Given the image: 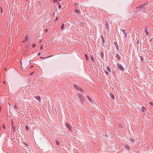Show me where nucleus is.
<instances>
[{
    "label": "nucleus",
    "mask_w": 153,
    "mask_h": 153,
    "mask_svg": "<svg viewBox=\"0 0 153 153\" xmlns=\"http://www.w3.org/2000/svg\"><path fill=\"white\" fill-rule=\"evenodd\" d=\"M149 104L150 105H152L153 106V103L151 102H149Z\"/></svg>",
    "instance_id": "nucleus-24"
},
{
    "label": "nucleus",
    "mask_w": 153,
    "mask_h": 153,
    "mask_svg": "<svg viewBox=\"0 0 153 153\" xmlns=\"http://www.w3.org/2000/svg\"><path fill=\"white\" fill-rule=\"evenodd\" d=\"M40 54V53H38V54L39 55Z\"/></svg>",
    "instance_id": "nucleus-36"
},
{
    "label": "nucleus",
    "mask_w": 153,
    "mask_h": 153,
    "mask_svg": "<svg viewBox=\"0 0 153 153\" xmlns=\"http://www.w3.org/2000/svg\"><path fill=\"white\" fill-rule=\"evenodd\" d=\"M74 13L76 15H77L78 14L80 13L79 11L77 9H75L74 10Z\"/></svg>",
    "instance_id": "nucleus-6"
},
{
    "label": "nucleus",
    "mask_w": 153,
    "mask_h": 153,
    "mask_svg": "<svg viewBox=\"0 0 153 153\" xmlns=\"http://www.w3.org/2000/svg\"><path fill=\"white\" fill-rule=\"evenodd\" d=\"M105 73H106V74H108V72L106 71H105Z\"/></svg>",
    "instance_id": "nucleus-34"
},
{
    "label": "nucleus",
    "mask_w": 153,
    "mask_h": 153,
    "mask_svg": "<svg viewBox=\"0 0 153 153\" xmlns=\"http://www.w3.org/2000/svg\"><path fill=\"white\" fill-rule=\"evenodd\" d=\"M140 109L142 112H144L145 108V107L143 106H141L140 107H138Z\"/></svg>",
    "instance_id": "nucleus-7"
},
{
    "label": "nucleus",
    "mask_w": 153,
    "mask_h": 153,
    "mask_svg": "<svg viewBox=\"0 0 153 153\" xmlns=\"http://www.w3.org/2000/svg\"><path fill=\"white\" fill-rule=\"evenodd\" d=\"M117 67L121 71H123L124 70V68L123 67L122 65L120 63H118L117 64Z\"/></svg>",
    "instance_id": "nucleus-1"
},
{
    "label": "nucleus",
    "mask_w": 153,
    "mask_h": 153,
    "mask_svg": "<svg viewBox=\"0 0 153 153\" xmlns=\"http://www.w3.org/2000/svg\"><path fill=\"white\" fill-rule=\"evenodd\" d=\"M87 97L90 102H92V101L90 97L88 96Z\"/></svg>",
    "instance_id": "nucleus-14"
},
{
    "label": "nucleus",
    "mask_w": 153,
    "mask_h": 153,
    "mask_svg": "<svg viewBox=\"0 0 153 153\" xmlns=\"http://www.w3.org/2000/svg\"><path fill=\"white\" fill-rule=\"evenodd\" d=\"M146 5V4H143L142 5H141L139 7H137V9L138 10H140L142 11L143 10V7Z\"/></svg>",
    "instance_id": "nucleus-3"
},
{
    "label": "nucleus",
    "mask_w": 153,
    "mask_h": 153,
    "mask_svg": "<svg viewBox=\"0 0 153 153\" xmlns=\"http://www.w3.org/2000/svg\"><path fill=\"white\" fill-rule=\"evenodd\" d=\"M125 147H126L127 149H129L130 148L129 146L127 144H126L124 146Z\"/></svg>",
    "instance_id": "nucleus-15"
},
{
    "label": "nucleus",
    "mask_w": 153,
    "mask_h": 153,
    "mask_svg": "<svg viewBox=\"0 0 153 153\" xmlns=\"http://www.w3.org/2000/svg\"><path fill=\"white\" fill-rule=\"evenodd\" d=\"M106 68L108 71L109 72H111L110 68L108 66H107L106 67Z\"/></svg>",
    "instance_id": "nucleus-16"
},
{
    "label": "nucleus",
    "mask_w": 153,
    "mask_h": 153,
    "mask_svg": "<svg viewBox=\"0 0 153 153\" xmlns=\"http://www.w3.org/2000/svg\"><path fill=\"white\" fill-rule=\"evenodd\" d=\"M121 30L123 31L122 32H123V33L124 34V36L125 37H127V34H126V30Z\"/></svg>",
    "instance_id": "nucleus-11"
},
{
    "label": "nucleus",
    "mask_w": 153,
    "mask_h": 153,
    "mask_svg": "<svg viewBox=\"0 0 153 153\" xmlns=\"http://www.w3.org/2000/svg\"><path fill=\"white\" fill-rule=\"evenodd\" d=\"M27 0H26V1H27Z\"/></svg>",
    "instance_id": "nucleus-42"
},
{
    "label": "nucleus",
    "mask_w": 153,
    "mask_h": 153,
    "mask_svg": "<svg viewBox=\"0 0 153 153\" xmlns=\"http://www.w3.org/2000/svg\"><path fill=\"white\" fill-rule=\"evenodd\" d=\"M25 128L26 130H28V127L27 126H25Z\"/></svg>",
    "instance_id": "nucleus-21"
},
{
    "label": "nucleus",
    "mask_w": 153,
    "mask_h": 153,
    "mask_svg": "<svg viewBox=\"0 0 153 153\" xmlns=\"http://www.w3.org/2000/svg\"><path fill=\"white\" fill-rule=\"evenodd\" d=\"M77 96L81 101H82L84 99V97L82 96V94H77Z\"/></svg>",
    "instance_id": "nucleus-4"
},
{
    "label": "nucleus",
    "mask_w": 153,
    "mask_h": 153,
    "mask_svg": "<svg viewBox=\"0 0 153 153\" xmlns=\"http://www.w3.org/2000/svg\"><path fill=\"white\" fill-rule=\"evenodd\" d=\"M20 63H21V65H22V62L21 61Z\"/></svg>",
    "instance_id": "nucleus-35"
},
{
    "label": "nucleus",
    "mask_w": 153,
    "mask_h": 153,
    "mask_svg": "<svg viewBox=\"0 0 153 153\" xmlns=\"http://www.w3.org/2000/svg\"><path fill=\"white\" fill-rule=\"evenodd\" d=\"M64 27V25L63 24H62V25L61 26V29L62 30Z\"/></svg>",
    "instance_id": "nucleus-19"
},
{
    "label": "nucleus",
    "mask_w": 153,
    "mask_h": 153,
    "mask_svg": "<svg viewBox=\"0 0 153 153\" xmlns=\"http://www.w3.org/2000/svg\"><path fill=\"white\" fill-rule=\"evenodd\" d=\"M116 57L119 60H120V56L118 54V53H116Z\"/></svg>",
    "instance_id": "nucleus-13"
},
{
    "label": "nucleus",
    "mask_w": 153,
    "mask_h": 153,
    "mask_svg": "<svg viewBox=\"0 0 153 153\" xmlns=\"http://www.w3.org/2000/svg\"><path fill=\"white\" fill-rule=\"evenodd\" d=\"M13 131H14L15 130V127L13 126Z\"/></svg>",
    "instance_id": "nucleus-26"
},
{
    "label": "nucleus",
    "mask_w": 153,
    "mask_h": 153,
    "mask_svg": "<svg viewBox=\"0 0 153 153\" xmlns=\"http://www.w3.org/2000/svg\"><path fill=\"white\" fill-rule=\"evenodd\" d=\"M140 58H141V60L142 61H143V60L142 59V57L141 56L140 57Z\"/></svg>",
    "instance_id": "nucleus-28"
},
{
    "label": "nucleus",
    "mask_w": 153,
    "mask_h": 153,
    "mask_svg": "<svg viewBox=\"0 0 153 153\" xmlns=\"http://www.w3.org/2000/svg\"><path fill=\"white\" fill-rule=\"evenodd\" d=\"M36 44H34L32 45V46L33 47H34L36 46Z\"/></svg>",
    "instance_id": "nucleus-25"
},
{
    "label": "nucleus",
    "mask_w": 153,
    "mask_h": 153,
    "mask_svg": "<svg viewBox=\"0 0 153 153\" xmlns=\"http://www.w3.org/2000/svg\"><path fill=\"white\" fill-rule=\"evenodd\" d=\"M27 36H26V37H25V40H27Z\"/></svg>",
    "instance_id": "nucleus-27"
},
{
    "label": "nucleus",
    "mask_w": 153,
    "mask_h": 153,
    "mask_svg": "<svg viewBox=\"0 0 153 153\" xmlns=\"http://www.w3.org/2000/svg\"><path fill=\"white\" fill-rule=\"evenodd\" d=\"M130 140L131 142H133L134 141V139L132 138H130Z\"/></svg>",
    "instance_id": "nucleus-23"
},
{
    "label": "nucleus",
    "mask_w": 153,
    "mask_h": 153,
    "mask_svg": "<svg viewBox=\"0 0 153 153\" xmlns=\"http://www.w3.org/2000/svg\"><path fill=\"white\" fill-rule=\"evenodd\" d=\"M66 125L67 127L68 128L69 130L71 131L72 130V127L69 125L68 123H66Z\"/></svg>",
    "instance_id": "nucleus-5"
},
{
    "label": "nucleus",
    "mask_w": 153,
    "mask_h": 153,
    "mask_svg": "<svg viewBox=\"0 0 153 153\" xmlns=\"http://www.w3.org/2000/svg\"><path fill=\"white\" fill-rule=\"evenodd\" d=\"M116 45V48L117 49V48H118V45Z\"/></svg>",
    "instance_id": "nucleus-29"
},
{
    "label": "nucleus",
    "mask_w": 153,
    "mask_h": 153,
    "mask_svg": "<svg viewBox=\"0 0 153 153\" xmlns=\"http://www.w3.org/2000/svg\"><path fill=\"white\" fill-rule=\"evenodd\" d=\"M58 19V17H57L56 19V20H57V19Z\"/></svg>",
    "instance_id": "nucleus-38"
},
{
    "label": "nucleus",
    "mask_w": 153,
    "mask_h": 153,
    "mask_svg": "<svg viewBox=\"0 0 153 153\" xmlns=\"http://www.w3.org/2000/svg\"><path fill=\"white\" fill-rule=\"evenodd\" d=\"M101 38L102 39V45L103 46H105L106 45V44L105 43V41L104 40V39L102 36Z\"/></svg>",
    "instance_id": "nucleus-8"
},
{
    "label": "nucleus",
    "mask_w": 153,
    "mask_h": 153,
    "mask_svg": "<svg viewBox=\"0 0 153 153\" xmlns=\"http://www.w3.org/2000/svg\"><path fill=\"white\" fill-rule=\"evenodd\" d=\"M90 56V59H91V61H94V58L91 56Z\"/></svg>",
    "instance_id": "nucleus-20"
},
{
    "label": "nucleus",
    "mask_w": 153,
    "mask_h": 153,
    "mask_svg": "<svg viewBox=\"0 0 153 153\" xmlns=\"http://www.w3.org/2000/svg\"><path fill=\"white\" fill-rule=\"evenodd\" d=\"M1 13H2V9L1 8Z\"/></svg>",
    "instance_id": "nucleus-31"
},
{
    "label": "nucleus",
    "mask_w": 153,
    "mask_h": 153,
    "mask_svg": "<svg viewBox=\"0 0 153 153\" xmlns=\"http://www.w3.org/2000/svg\"><path fill=\"white\" fill-rule=\"evenodd\" d=\"M3 127H4V128H5V127L4 126H3Z\"/></svg>",
    "instance_id": "nucleus-39"
},
{
    "label": "nucleus",
    "mask_w": 153,
    "mask_h": 153,
    "mask_svg": "<svg viewBox=\"0 0 153 153\" xmlns=\"http://www.w3.org/2000/svg\"><path fill=\"white\" fill-rule=\"evenodd\" d=\"M100 54H101V55H102V53H100Z\"/></svg>",
    "instance_id": "nucleus-37"
},
{
    "label": "nucleus",
    "mask_w": 153,
    "mask_h": 153,
    "mask_svg": "<svg viewBox=\"0 0 153 153\" xmlns=\"http://www.w3.org/2000/svg\"><path fill=\"white\" fill-rule=\"evenodd\" d=\"M85 58H86V60H88V56H87V55H86V54H85Z\"/></svg>",
    "instance_id": "nucleus-22"
},
{
    "label": "nucleus",
    "mask_w": 153,
    "mask_h": 153,
    "mask_svg": "<svg viewBox=\"0 0 153 153\" xmlns=\"http://www.w3.org/2000/svg\"><path fill=\"white\" fill-rule=\"evenodd\" d=\"M41 58L42 59H45V58H45V57H41Z\"/></svg>",
    "instance_id": "nucleus-32"
},
{
    "label": "nucleus",
    "mask_w": 153,
    "mask_h": 153,
    "mask_svg": "<svg viewBox=\"0 0 153 153\" xmlns=\"http://www.w3.org/2000/svg\"><path fill=\"white\" fill-rule=\"evenodd\" d=\"M74 87L75 88L76 90L78 91H79L81 92H82L83 91V90L81 89L78 86L76 85H74Z\"/></svg>",
    "instance_id": "nucleus-2"
},
{
    "label": "nucleus",
    "mask_w": 153,
    "mask_h": 153,
    "mask_svg": "<svg viewBox=\"0 0 153 153\" xmlns=\"http://www.w3.org/2000/svg\"><path fill=\"white\" fill-rule=\"evenodd\" d=\"M146 32V35L147 36H148L149 34V33L148 32L147 30V28L146 27V29L145 30Z\"/></svg>",
    "instance_id": "nucleus-10"
},
{
    "label": "nucleus",
    "mask_w": 153,
    "mask_h": 153,
    "mask_svg": "<svg viewBox=\"0 0 153 153\" xmlns=\"http://www.w3.org/2000/svg\"><path fill=\"white\" fill-rule=\"evenodd\" d=\"M33 67V65H31V66H30V68H32Z\"/></svg>",
    "instance_id": "nucleus-33"
},
{
    "label": "nucleus",
    "mask_w": 153,
    "mask_h": 153,
    "mask_svg": "<svg viewBox=\"0 0 153 153\" xmlns=\"http://www.w3.org/2000/svg\"><path fill=\"white\" fill-rule=\"evenodd\" d=\"M110 96L111 99H112L113 100H114L115 97L114 96L113 94H110Z\"/></svg>",
    "instance_id": "nucleus-12"
},
{
    "label": "nucleus",
    "mask_w": 153,
    "mask_h": 153,
    "mask_svg": "<svg viewBox=\"0 0 153 153\" xmlns=\"http://www.w3.org/2000/svg\"><path fill=\"white\" fill-rule=\"evenodd\" d=\"M55 141L56 145L58 146L59 144V142L57 140H56Z\"/></svg>",
    "instance_id": "nucleus-17"
},
{
    "label": "nucleus",
    "mask_w": 153,
    "mask_h": 153,
    "mask_svg": "<svg viewBox=\"0 0 153 153\" xmlns=\"http://www.w3.org/2000/svg\"><path fill=\"white\" fill-rule=\"evenodd\" d=\"M115 43H116V42H114V44H115Z\"/></svg>",
    "instance_id": "nucleus-41"
},
{
    "label": "nucleus",
    "mask_w": 153,
    "mask_h": 153,
    "mask_svg": "<svg viewBox=\"0 0 153 153\" xmlns=\"http://www.w3.org/2000/svg\"><path fill=\"white\" fill-rule=\"evenodd\" d=\"M42 46L41 45V46L40 48H41V49H42Z\"/></svg>",
    "instance_id": "nucleus-30"
},
{
    "label": "nucleus",
    "mask_w": 153,
    "mask_h": 153,
    "mask_svg": "<svg viewBox=\"0 0 153 153\" xmlns=\"http://www.w3.org/2000/svg\"><path fill=\"white\" fill-rule=\"evenodd\" d=\"M35 98L38 100L39 102L41 101V98L39 96H36L35 97Z\"/></svg>",
    "instance_id": "nucleus-9"
},
{
    "label": "nucleus",
    "mask_w": 153,
    "mask_h": 153,
    "mask_svg": "<svg viewBox=\"0 0 153 153\" xmlns=\"http://www.w3.org/2000/svg\"><path fill=\"white\" fill-rule=\"evenodd\" d=\"M108 27H107V29H108Z\"/></svg>",
    "instance_id": "nucleus-40"
},
{
    "label": "nucleus",
    "mask_w": 153,
    "mask_h": 153,
    "mask_svg": "<svg viewBox=\"0 0 153 153\" xmlns=\"http://www.w3.org/2000/svg\"><path fill=\"white\" fill-rule=\"evenodd\" d=\"M36 73V72H32L30 74V75H33V74H35Z\"/></svg>",
    "instance_id": "nucleus-18"
}]
</instances>
